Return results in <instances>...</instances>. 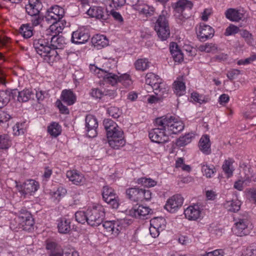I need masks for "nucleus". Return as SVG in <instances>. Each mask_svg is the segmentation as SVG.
<instances>
[{"instance_id": "1", "label": "nucleus", "mask_w": 256, "mask_h": 256, "mask_svg": "<svg viewBox=\"0 0 256 256\" xmlns=\"http://www.w3.org/2000/svg\"><path fill=\"white\" fill-rule=\"evenodd\" d=\"M51 24L50 29L55 34L51 38L50 46L44 38L33 40V46L36 52L44 57V60L49 64L58 60L64 54V37L62 33L64 22L60 20L52 22Z\"/></svg>"}, {"instance_id": "2", "label": "nucleus", "mask_w": 256, "mask_h": 256, "mask_svg": "<svg viewBox=\"0 0 256 256\" xmlns=\"http://www.w3.org/2000/svg\"><path fill=\"white\" fill-rule=\"evenodd\" d=\"M91 72L96 74L99 78H102L105 82L112 86L116 85L118 82H122L123 84H131L130 76L126 74L118 76L111 72L110 68H100L94 65H90Z\"/></svg>"}, {"instance_id": "3", "label": "nucleus", "mask_w": 256, "mask_h": 256, "mask_svg": "<svg viewBox=\"0 0 256 256\" xmlns=\"http://www.w3.org/2000/svg\"><path fill=\"white\" fill-rule=\"evenodd\" d=\"M170 14L166 10H162L154 22V30L162 40H166L170 36L169 18Z\"/></svg>"}, {"instance_id": "4", "label": "nucleus", "mask_w": 256, "mask_h": 256, "mask_svg": "<svg viewBox=\"0 0 256 256\" xmlns=\"http://www.w3.org/2000/svg\"><path fill=\"white\" fill-rule=\"evenodd\" d=\"M155 128L149 132L148 136L150 140L158 144H163L168 140V134L164 126L162 119L158 118L155 120Z\"/></svg>"}, {"instance_id": "5", "label": "nucleus", "mask_w": 256, "mask_h": 256, "mask_svg": "<svg viewBox=\"0 0 256 256\" xmlns=\"http://www.w3.org/2000/svg\"><path fill=\"white\" fill-rule=\"evenodd\" d=\"M234 224L232 230L234 234L237 236H242L249 234L250 230L248 226L250 221L247 212H244L242 214L234 216Z\"/></svg>"}, {"instance_id": "6", "label": "nucleus", "mask_w": 256, "mask_h": 256, "mask_svg": "<svg viewBox=\"0 0 256 256\" xmlns=\"http://www.w3.org/2000/svg\"><path fill=\"white\" fill-rule=\"evenodd\" d=\"M104 208L100 205L94 206L87 210L88 224L92 226L101 224L104 218Z\"/></svg>"}, {"instance_id": "7", "label": "nucleus", "mask_w": 256, "mask_h": 256, "mask_svg": "<svg viewBox=\"0 0 256 256\" xmlns=\"http://www.w3.org/2000/svg\"><path fill=\"white\" fill-rule=\"evenodd\" d=\"M160 118L162 119V123L164 122V126L166 130L168 136L176 134L181 132L184 128L183 122L172 116L162 117Z\"/></svg>"}, {"instance_id": "8", "label": "nucleus", "mask_w": 256, "mask_h": 256, "mask_svg": "<svg viewBox=\"0 0 256 256\" xmlns=\"http://www.w3.org/2000/svg\"><path fill=\"white\" fill-rule=\"evenodd\" d=\"M132 4L133 8L138 12L140 16L148 18L156 14V8L151 5L140 2L138 0H132Z\"/></svg>"}, {"instance_id": "9", "label": "nucleus", "mask_w": 256, "mask_h": 256, "mask_svg": "<svg viewBox=\"0 0 256 256\" xmlns=\"http://www.w3.org/2000/svg\"><path fill=\"white\" fill-rule=\"evenodd\" d=\"M166 222L162 217H156L150 220V232L152 238L158 237L160 232L164 230Z\"/></svg>"}, {"instance_id": "10", "label": "nucleus", "mask_w": 256, "mask_h": 256, "mask_svg": "<svg viewBox=\"0 0 256 256\" xmlns=\"http://www.w3.org/2000/svg\"><path fill=\"white\" fill-rule=\"evenodd\" d=\"M104 128L106 132L107 138H111L114 136H118V132L121 133L120 136H124V133L122 128L118 124L110 119H105L103 122Z\"/></svg>"}, {"instance_id": "11", "label": "nucleus", "mask_w": 256, "mask_h": 256, "mask_svg": "<svg viewBox=\"0 0 256 256\" xmlns=\"http://www.w3.org/2000/svg\"><path fill=\"white\" fill-rule=\"evenodd\" d=\"M64 16V9L56 5L52 6L46 12L44 19L48 24L62 19Z\"/></svg>"}, {"instance_id": "12", "label": "nucleus", "mask_w": 256, "mask_h": 256, "mask_svg": "<svg viewBox=\"0 0 256 256\" xmlns=\"http://www.w3.org/2000/svg\"><path fill=\"white\" fill-rule=\"evenodd\" d=\"M184 202V198L180 194H176L168 198L164 208L170 212L173 213L180 208Z\"/></svg>"}, {"instance_id": "13", "label": "nucleus", "mask_w": 256, "mask_h": 256, "mask_svg": "<svg viewBox=\"0 0 256 256\" xmlns=\"http://www.w3.org/2000/svg\"><path fill=\"white\" fill-rule=\"evenodd\" d=\"M38 186V183L33 180H27L22 184L16 185L18 190L24 196L34 192Z\"/></svg>"}, {"instance_id": "14", "label": "nucleus", "mask_w": 256, "mask_h": 256, "mask_svg": "<svg viewBox=\"0 0 256 256\" xmlns=\"http://www.w3.org/2000/svg\"><path fill=\"white\" fill-rule=\"evenodd\" d=\"M18 220L24 230L30 232L34 229V220L30 212H26L22 216H18Z\"/></svg>"}, {"instance_id": "15", "label": "nucleus", "mask_w": 256, "mask_h": 256, "mask_svg": "<svg viewBox=\"0 0 256 256\" xmlns=\"http://www.w3.org/2000/svg\"><path fill=\"white\" fill-rule=\"evenodd\" d=\"M85 121L88 136L92 138L96 136L97 134L96 129L98 126L96 118L94 116L88 114L86 116Z\"/></svg>"}, {"instance_id": "16", "label": "nucleus", "mask_w": 256, "mask_h": 256, "mask_svg": "<svg viewBox=\"0 0 256 256\" xmlns=\"http://www.w3.org/2000/svg\"><path fill=\"white\" fill-rule=\"evenodd\" d=\"M88 15L98 20H104L108 18V12L101 6L90 7L88 10Z\"/></svg>"}, {"instance_id": "17", "label": "nucleus", "mask_w": 256, "mask_h": 256, "mask_svg": "<svg viewBox=\"0 0 256 256\" xmlns=\"http://www.w3.org/2000/svg\"><path fill=\"white\" fill-rule=\"evenodd\" d=\"M184 214L190 220H196L202 216V210L198 204L190 206L184 210Z\"/></svg>"}, {"instance_id": "18", "label": "nucleus", "mask_w": 256, "mask_h": 256, "mask_svg": "<svg viewBox=\"0 0 256 256\" xmlns=\"http://www.w3.org/2000/svg\"><path fill=\"white\" fill-rule=\"evenodd\" d=\"M193 6V4L191 1L188 0H179L172 4V7L176 13L178 14H175L176 17L182 16V20L184 16L182 14L183 11L186 9L190 10Z\"/></svg>"}, {"instance_id": "19", "label": "nucleus", "mask_w": 256, "mask_h": 256, "mask_svg": "<svg viewBox=\"0 0 256 256\" xmlns=\"http://www.w3.org/2000/svg\"><path fill=\"white\" fill-rule=\"evenodd\" d=\"M214 33V30L210 26L202 24L200 25L197 35L201 41H205L212 38Z\"/></svg>"}, {"instance_id": "20", "label": "nucleus", "mask_w": 256, "mask_h": 256, "mask_svg": "<svg viewBox=\"0 0 256 256\" xmlns=\"http://www.w3.org/2000/svg\"><path fill=\"white\" fill-rule=\"evenodd\" d=\"M102 226L106 234H112L114 236H118L122 228L118 221H106L102 224Z\"/></svg>"}, {"instance_id": "21", "label": "nucleus", "mask_w": 256, "mask_h": 256, "mask_svg": "<svg viewBox=\"0 0 256 256\" xmlns=\"http://www.w3.org/2000/svg\"><path fill=\"white\" fill-rule=\"evenodd\" d=\"M90 38V35L85 30L80 28L72 32L71 40L76 44H84Z\"/></svg>"}, {"instance_id": "22", "label": "nucleus", "mask_w": 256, "mask_h": 256, "mask_svg": "<svg viewBox=\"0 0 256 256\" xmlns=\"http://www.w3.org/2000/svg\"><path fill=\"white\" fill-rule=\"evenodd\" d=\"M69 180L76 185H82L85 182L84 176L76 170H68L66 174Z\"/></svg>"}, {"instance_id": "23", "label": "nucleus", "mask_w": 256, "mask_h": 256, "mask_svg": "<svg viewBox=\"0 0 256 256\" xmlns=\"http://www.w3.org/2000/svg\"><path fill=\"white\" fill-rule=\"evenodd\" d=\"M200 150L204 154L208 155L211 154V142L210 136L204 134L200 138L198 144Z\"/></svg>"}, {"instance_id": "24", "label": "nucleus", "mask_w": 256, "mask_h": 256, "mask_svg": "<svg viewBox=\"0 0 256 256\" xmlns=\"http://www.w3.org/2000/svg\"><path fill=\"white\" fill-rule=\"evenodd\" d=\"M42 8V2L39 0H29L28 4L26 6V10L30 16L40 14Z\"/></svg>"}, {"instance_id": "25", "label": "nucleus", "mask_w": 256, "mask_h": 256, "mask_svg": "<svg viewBox=\"0 0 256 256\" xmlns=\"http://www.w3.org/2000/svg\"><path fill=\"white\" fill-rule=\"evenodd\" d=\"M151 211L148 206H144L142 205L136 206L134 207L130 211V214L136 218H142L148 215Z\"/></svg>"}, {"instance_id": "26", "label": "nucleus", "mask_w": 256, "mask_h": 256, "mask_svg": "<svg viewBox=\"0 0 256 256\" xmlns=\"http://www.w3.org/2000/svg\"><path fill=\"white\" fill-rule=\"evenodd\" d=\"M120 134L121 133H118L117 136H114L111 138H108V142L112 148L118 150L125 145L124 136H120Z\"/></svg>"}, {"instance_id": "27", "label": "nucleus", "mask_w": 256, "mask_h": 256, "mask_svg": "<svg viewBox=\"0 0 256 256\" xmlns=\"http://www.w3.org/2000/svg\"><path fill=\"white\" fill-rule=\"evenodd\" d=\"M92 42L94 47L98 49H100L106 46L108 44V40L106 36L102 34H96L92 40Z\"/></svg>"}, {"instance_id": "28", "label": "nucleus", "mask_w": 256, "mask_h": 256, "mask_svg": "<svg viewBox=\"0 0 256 256\" xmlns=\"http://www.w3.org/2000/svg\"><path fill=\"white\" fill-rule=\"evenodd\" d=\"M128 198L134 202H142V188H130L126 190Z\"/></svg>"}, {"instance_id": "29", "label": "nucleus", "mask_w": 256, "mask_h": 256, "mask_svg": "<svg viewBox=\"0 0 256 256\" xmlns=\"http://www.w3.org/2000/svg\"><path fill=\"white\" fill-rule=\"evenodd\" d=\"M172 88L174 93L178 96H181L185 94L186 86L182 78H178L174 82Z\"/></svg>"}, {"instance_id": "30", "label": "nucleus", "mask_w": 256, "mask_h": 256, "mask_svg": "<svg viewBox=\"0 0 256 256\" xmlns=\"http://www.w3.org/2000/svg\"><path fill=\"white\" fill-rule=\"evenodd\" d=\"M226 18L232 22H238L244 17V14L234 8H228L225 12Z\"/></svg>"}, {"instance_id": "31", "label": "nucleus", "mask_w": 256, "mask_h": 256, "mask_svg": "<svg viewBox=\"0 0 256 256\" xmlns=\"http://www.w3.org/2000/svg\"><path fill=\"white\" fill-rule=\"evenodd\" d=\"M241 204L242 202L240 200L235 199L226 201L224 204V206L228 212H236L240 210Z\"/></svg>"}, {"instance_id": "32", "label": "nucleus", "mask_w": 256, "mask_h": 256, "mask_svg": "<svg viewBox=\"0 0 256 256\" xmlns=\"http://www.w3.org/2000/svg\"><path fill=\"white\" fill-rule=\"evenodd\" d=\"M154 94L160 98L166 97L168 94V86L165 83L160 82L154 84L153 88Z\"/></svg>"}, {"instance_id": "33", "label": "nucleus", "mask_w": 256, "mask_h": 256, "mask_svg": "<svg viewBox=\"0 0 256 256\" xmlns=\"http://www.w3.org/2000/svg\"><path fill=\"white\" fill-rule=\"evenodd\" d=\"M18 93V100L20 102H26L30 100H34V94L31 89H25Z\"/></svg>"}, {"instance_id": "34", "label": "nucleus", "mask_w": 256, "mask_h": 256, "mask_svg": "<svg viewBox=\"0 0 256 256\" xmlns=\"http://www.w3.org/2000/svg\"><path fill=\"white\" fill-rule=\"evenodd\" d=\"M234 162V160L232 158H228L224 160L222 165V169L228 178L231 177L233 174L234 170L232 166Z\"/></svg>"}, {"instance_id": "35", "label": "nucleus", "mask_w": 256, "mask_h": 256, "mask_svg": "<svg viewBox=\"0 0 256 256\" xmlns=\"http://www.w3.org/2000/svg\"><path fill=\"white\" fill-rule=\"evenodd\" d=\"M200 166L204 175L208 178H212L216 172V168L214 165H209L206 162H203L200 164Z\"/></svg>"}, {"instance_id": "36", "label": "nucleus", "mask_w": 256, "mask_h": 256, "mask_svg": "<svg viewBox=\"0 0 256 256\" xmlns=\"http://www.w3.org/2000/svg\"><path fill=\"white\" fill-rule=\"evenodd\" d=\"M13 94L10 90H0V108H4L10 101V95Z\"/></svg>"}, {"instance_id": "37", "label": "nucleus", "mask_w": 256, "mask_h": 256, "mask_svg": "<svg viewBox=\"0 0 256 256\" xmlns=\"http://www.w3.org/2000/svg\"><path fill=\"white\" fill-rule=\"evenodd\" d=\"M48 132L54 137H57L62 132L61 126L57 122H52L48 127Z\"/></svg>"}, {"instance_id": "38", "label": "nucleus", "mask_w": 256, "mask_h": 256, "mask_svg": "<svg viewBox=\"0 0 256 256\" xmlns=\"http://www.w3.org/2000/svg\"><path fill=\"white\" fill-rule=\"evenodd\" d=\"M194 134L192 133H188L184 136H180L176 141V144L178 146L182 147L190 144L192 138H194Z\"/></svg>"}, {"instance_id": "39", "label": "nucleus", "mask_w": 256, "mask_h": 256, "mask_svg": "<svg viewBox=\"0 0 256 256\" xmlns=\"http://www.w3.org/2000/svg\"><path fill=\"white\" fill-rule=\"evenodd\" d=\"M161 82L158 76L153 73H148L146 76V84L150 86L152 88H154V84H158Z\"/></svg>"}, {"instance_id": "40", "label": "nucleus", "mask_w": 256, "mask_h": 256, "mask_svg": "<svg viewBox=\"0 0 256 256\" xmlns=\"http://www.w3.org/2000/svg\"><path fill=\"white\" fill-rule=\"evenodd\" d=\"M134 66L137 70L144 71L150 66V62L147 58H140L134 62Z\"/></svg>"}, {"instance_id": "41", "label": "nucleus", "mask_w": 256, "mask_h": 256, "mask_svg": "<svg viewBox=\"0 0 256 256\" xmlns=\"http://www.w3.org/2000/svg\"><path fill=\"white\" fill-rule=\"evenodd\" d=\"M32 28L30 24H24L20 28L19 31L23 36L26 38H30L32 34Z\"/></svg>"}, {"instance_id": "42", "label": "nucleus", "mask_w": 256, "mask_h": 256, "mask_svg": "<svg viewBox=\"0 0 256 256\" xmlns=\"http://www.w3.org/2000/svg\"><path fill=\"white\" fill-rule=\"evenodd\" d=\"M136 182L139 184L148 188L153 187L157 184L156 181L150 178H146L145 177L138 178L136 180Z\"/></svg>"}, {"instance_id": "43", "label": "nucleus", "mask_w": 256, "mask_h": 256, "mask_svg": "<svg viewBox=\"0 0 256 256\" xmlns=\"http://www.w3.org/2000/svg\"><path fill=\"white\" fill-rule=\"evenodd\" d=\"M198 50L200 52H215L218 49L216 46L212 43H206L199 46Z\"/></svg>"}, {"instance_id": "44", "label": "nucleus", "mask_w": 256, "mask_h": 256, "mask_svg": "<svg viewBox=\"0 0 256 256\" xmlns=\"http://www.w3.org/2000/svg\"><path fill=\"white\" fill-rule=\"evenodd\" d=\"M76 97L70 90H65V104L68 106L72 105L76 102Z\"/></svg>"}, {"instance_id": "45", "label": "nucleus", "mask_w": 256, "mask_h": 256, "mask_svg": "<svg viewBox=\"0 0 256 256\" xmlns=\"http://www.w3.org/2000/svg\"><path fill=\"white\" fill-rule=\"evenodd\" d=\"M102 196L103 199L105 201L106 200L112 198H114L116 194H115L114 190L112 188L109 187L108 186H106L103 187Z\"/></svg>"}, {"instance_id": "46", "label": "nucleus", "mask_w": 256, "mask_h": 256, "mask_svg": "<svg viewBox=\"0 0 256 256\" xmlns=\"http://www.w3.org/2000/svg\"><path fill=\"white\" fill-rule=\"evenodd\" d=\"M251 182V178L249 177H246L242 180H238L235 182L234 187L235 189L241 191L243 190L244 184L248 185Z\"/></svg>"}, {"instance_id": "47", "label": "nucleus", "mask_w": 256, "mask_h": 256, "mask_svg": "<svg viewBox=\"0 0 256 256\" xmlns=\"http://www.w3.org/2000/svg\"><path fill=\"white\" fill-rule=\"evenodd\" d=\"M90 94L92 98L99 99L101 98L102 96L104 95V93L102 92V90L98 88H92L90 90ZM108 94H106L105 96H107ZM110 96H111L110 94ZM115 96V93L112 92V98H114Z\"/></svg>"}, {"instance_id": "48", "label": "nucleus", "mask_w": 256, "mask_h": 256, "mask_svg": "<svg viewBox=\"0 0 256 256\" xmlns=\"http://www.w3.org/2000/svg\"><path fill=\"white\" fill-rule=\"evenodd\" d=\"M10 146V141L8 134L0 136V149H7Z\"/></svg>"}, {"instance_id": "49", "label": "nucleus", "mask_w": 256, "mask_h": 256, "mask_svg": "<svg viewBox=\"0 0 256 256\" xmlns=\"http://www.w3.org/2000/svg\"><path fill=\"white\" fill-rule=\"evenodd\" d=\"M75 218L76 220L79 223L84 224L86 222H88L87 211L86 212L83 211L76 212Z\"/></svg>"}, {"instance_id": "50", "label": "nucleus", "mask_w": 256, "mask_h": 256, "mask_svg": "<svg viewBox=\"0 0 256 256\" xmlns=\"http://www.w3.org/2000/svg\"><path fill=\"white\" fill-rule=\"evenodd\" d=\"M107 112L110 116L114 118H117L120 117L122 114V111L118 107L110 106L107 110Z\"/></svg>"}, {"instance_id": "51", "label": "nucleus", "mask_w": 256, "mask_h": 256, "mask_svg": "<svg viewBox=\"0 0 256 256\" xmlns=\"http://www.w3.org/2000/svg\"><path fill=\"white\" fill-rule=\"evenodd\" d=\"M46 249L48 252H52L56 250V249L62 248L56 242L52 240H48L46 242Z\"/></svg>"}, {"instance_id": "52", "label": "nucleus", "mask_w": 256, "mask_h": 256, "mask_svg": "<svg viewBox=\"0 0 256 256\" xmlns=\"http://www.w3.org/2000/svg\"><path fill=\"white\" fill-rule=\"evenodd\" d=\"M190 98L192 100L199 103L200 104L206 102L204 97L203 96L200 95L199 94L196 92L192 93Z\"/></svg>"}, {"instance_id": "53", "label": "nucleus", "mask_w": 256, "mask_h": 256, "mask_svg": "<svg viewBox=\"0 0 256 256\" xmlns=\"http://www.w3.org/2000/svg\"><path fill=\"white\" fill-rule=\"evenodd\" d=\"M31 16V22L33 26H37L40 24L42 20L44 18V16H41L40 14H36V15H32Z\"/></svg>"}, {"instance_id": "54", "label": "nucleus", "mask_w": 256, "mask_h": 256, "mask_svg": "<svg viewBox=\"0 0 256 256\" xmlns=\"http://www.w3.org/2000/svg\"><path fill=\"white\" fill-rule=\"evenodd\" d=\"M239 31V28L232 24H230L226 30L224 35L229 36L237 34Z\"/></svg>"}, {"instance_id": "55", "label": "nucleus", "mask_w": 256, "mask_h": 256, "mask_svg": "<svg viewBox=\"0 0 256 256\" xmlns=\"http://www.w3.org/2000/svg\"><path fill=\"white\" fill-rule=\"evenodd\" d=\"M255 60H256V54H252L246 58L238 60L237 62V64L239 66L246 65L250 64Z\"/></svg>"}, {"instance_id": "56", "label": "nucleus", "mask_w": 256, "mask_h": 256, "mask_svg": "<svg viewBox=\"0 0 256 256\" xmlns=\"http://www.w3.org/2000/svg\"><path fill=\"white\" fill-rule=\"evenodd\" d=\"M105 202L110 204L113 208H117L119 206V199L116 196L114 198H112L106 200Z\"/></svg>"}, {"instance_id": "57", "label": "nucleus", "mask_w": 256, "mask_h": 256, "mask_svg": "<svg viewBox=\"0 0 256 256\" xmlns=\"http://www.w3.org/2000/svg\"><path fill=\"white\" fill-rule=\"evenodd\" d=\"M68 234H65V237L68 238V240L71 242H74L76 240L78 236V232L74 230H70Z\"/></svg>"}, {"instance_id": "58", "label": "nucleus", "mask_w": 256, "mask_h": 256, "mask_svg": "<svg viewBox=\"0 0 256 256\" xmlns=\"http://www.w3.org/2000/svg\"><path fill=\"white\" fill-rule=\"evenodd\" d=\"M224 252L222 249H218L205 253L203 256H224Z\"/></svg>"}, {"instance_id": "59", "label": "nucleus", "mask_w": 256, "mask_h": 256, "mask_svg": "<svg viewBox=\"0 0 256 256\" xmlns=\"http://www.w3.org/2000/svg\"><path fill=\"white\" fill-rule=\"evenodd\" d=\"M244 256H256V246H250L244 252Z\"/></svg>"}, {"instance_id": "60", "label": "nucleus", "mask_w": 256, "mask_h": 256, "mask_svg": "<svg viewBox=\"0 0 256 256\" xmlns=\"http://www.w3.org/2000/svg\"><path fill=\"white\" fill-rule=\"evenodd\" d=\"M45 92L42 90H40L39 92H38L36 90H33V94H34V98H36L37 101L38 103H40V102L44 100L45 98Z\"/></svg>"}, {"instance_id": "61", "label": "nucleus", "mask_w": 256, "mask_h": 256, "mask_svg": "<svg viewBox=\"0 0 256 256\" xmlns=\"http://www.w3.org/2000/svg\"><path fill=\"white\" fill-rule=\"evenodd\" d=\"M240 72L237 69H233L228 72L227 76L230 80H233L237 78Z\"/></svg>"}, {"instance_id": "62", "label": "nucleus", "mask_w": 256, "mask_h": 256, "mask_svg": "<svg viewBox=\"0 0 256 256\" xmlns=\"http://www.w3.org/2000/svg\"><path fill=\"white\" fill-rule=\"evenodd\" d=\"M13 130L16 135H20V134H24L25 132V130L22 128V124H16L14 127Z\"/></svg>"}, {"instance_id": "63", "label": "nucleus", "mask_w": 256, "mask_h": 256, "mask_svg": "<svg viewBox=\"0 0 256 256\" xmlns=\"http://www.w3.org/2000/svg\"><path fill=\"white\" fill-rule=\"evenodd\" d=\"M142 202L149 200L152 198V192L148 190L142 189Z\"/></svg>"}, {"instance_id": "64", "label": "nucleus", "mask_w": 256, "mask_h": 256, "mask_svg": "<svg viewBox=\"0 0 256 256\" xmlns=\"http://www.w3.org/2000/svg\"><path fill=\"white\" fill-rule=\"evenodd\" d=\"M172 56L175 62H180L183 60V54H182L180 50L178 51L172 52Z\"/></svg>"}]
</instances>
